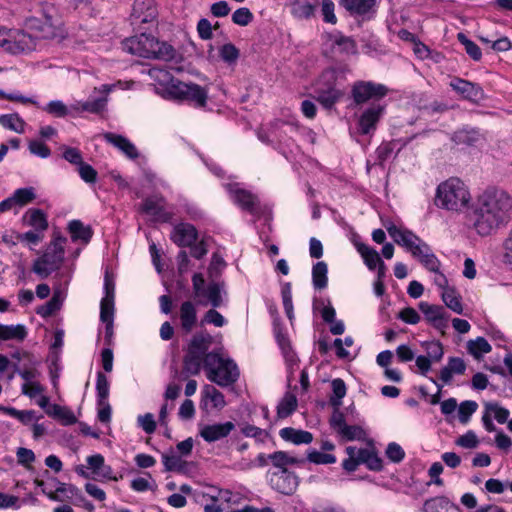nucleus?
Returning <instances> with one entry per match:
<instances>
[{
    "mask_svg": "<svg viewBox=\"0 0 512 512\" xmlns=\"http://www.w3.org/2000/svg\"><path fill=\"white\" fill-rule=\"evenodd\" d=\"M271 464L278 468L279 471L288 470L287 466L294 464H303L305 459L290 456L285 451H275L268 455Z\"/></svg>",
    "mask_w": 512,
    "mask_h": 512,
    "instance_id": "obj_25",
    "label": "nucleus"
},
{
    "mask_svg": "<svg viewBox=\"0 0 512 512\" xmlns=\"http://www.w3.org/2000/svg\"><path fill=\"white\" fill-rule=\"evenodd\" d=\"M0 124L17 133H24L25 121L17 113L0 115Z\"/></svg>",
    "mask_w": 512,
    "mask_h": 512,
    "instance_id": "obj_40",
    "label": "nucleus"
},
{
    "mask_svg": "<svg viewBox=\"0 0 512 512\" xmlns=\"http://www.w3.org/2000/svg\"><path fill=\"white\" fill-rule=\"evenodd\" d=\"M271 487L284 495H292L298 485V476L289 470L273 472L269 479Z\"/></svg>",
    "mask_w": 512,
    "mask_h": 512,
    "instance_id": "obj_14",
    "label": "nucleus"
},
{
    "mask_svg": "<svg viewBox=\"0 0 512 512\" xmlns=\"http://www.w3.org/2000/svg\"><path fill=\"white\" fill-rule=\"evenodd\" d=\"M389 88L381 83L358 80L351 87V98L356 106L368 102H382L388 95Z\"/></svg>",
    "mask_w": 512,
    "mask_h": 512,
    "instance_id": "obj_7",
    "label": "nucleus"
},
{
    "mask_svg": "<svg viewBox=\"0 0 512 512\" xmlns=\"http://www.w3.org/2000/svg\"><path fill=\"white\" fill-rule=\"evenodd\" d=\"M149 75L160 83L169 82L166 91L171 99L187 102L195 108H204L207 105L208 90L205 87L174 79L168 71L158 67H152Z\"/></svg>",
    "mask_w": 512,
    "mask_h": 512,
    "instance_id": "obj_3",
    "label": "nucleus"
},
{
    "mask_svg": "<svg viewBox=\"0 0 512 512\" xmlns=\"http://www.w3.org/2000/svg\"><path fill=\"white\" fill-rule=\"evenodd\" d=\"M478 405L475 401L466 400L460 403L458 409V417L459 421L463 424H466L472 414L477 410Z\"/></svg>",
    "mask_w": 512,
    "mask_h": 512,
    "instance_id": "obj_49",
    "label": "nucleus"
},
{
    "mask_svg": "<svg viewBox=\"0 0 512 512\" xmlns=\"http://www.w3.org/2000/svg\"><path fill=\"white\" fill-rule=\"evenodd\" d=\"M297 408V398L294 394L286 392L277 406V417L284 419L290 416Z\"/></svg>",
    "mask_w": 512,
    "mask_h": 512,
    "instance_id": "obj_37",
    "label": "nucleus"
},
{
    "mask_svg": "<svg viewBox=\"0 0 512 512\" xmlns=\"http://www.w3.org/2000/svg\"><path fill=\"white\" fill-rule=\"evenodd\" d=\"M78 172L86 183H95L97 180V171L90 164L83 161L78 165Z\"/></svg>",
    "mask_w": 512,
    "mask_h": 512,
    "instance_id": "obj_59",
    "label": "nucleus"
},
{
    "mask_svg": "<svg viewBox=\"0 0 512 512\" xmlns=\"http://www.w3.org/2000/svg\"><path fill=\"white\" fill-rule=\"evenodd\" d=\"M328 266L324 261H319L312 268V283L315 289L322 290L328 284Z\"/></svg>",
    "mask_w": 512,
    "mask_h": 512,
    "instance_id": "obj_33",
    "label": "nucleus"
},
{
    "mask_svg": "<svg viewBox=\"0 0 512 512\" xmlns=\"http://www.w3.org/2000/svg\"><path fill=\"white\" fill-rule=\"evenodd\" d=\"M355 247L369 270H375L377 265L383 262L379 253L374 248L361 242L355 243Z\"/></svg>",
    "mask_w": 512,
    "mask_h": 512,
    "instance_id": "obj_27",
    "label": "nucleus"
},
{
    "mask_svg": "<svg viewBox=\"0 0 512 512\" xmlns=\"http://www.w3.org/2000/svg\"><path fill=\"white\" fill-rule=\"evenodd\" d=\"M59 21L55 18L53 6L43 8L42 17H29L26 19V27L35 33L36 37L53 39L58 36Z\"/></svg>",
    "mask_w": 512,
    "mask_h": 512,
    "instance_id": "obj_8",
    "label": "nucleus"
},
{
    "mask_svg": "<svg viewBox=\"0 0 512 512\" xmlns=\"http://www.w3.org/2000/svg\"><path fill=\"white\" fill-rule=\"evenodd\" d=\"M376 0H340L342 5L351 14L363 15L369 12Z\"/></svg>",
    "mask_w": 512,
    "mask_h": 512,
    "instance_id": "obj_31",
    "label": "nucleus"
},
{
    "mask_svg": "<svg viewBox=\"0 0 512 512\" xmlns=\"http://www.w3.org/2000/svg\"><path fill=\"white\" fill-rule=\"evenodd\" d=\"M512 197L503 189L488 187L479 195L474 211V227L481 236L490 235L509 219Z\"/></svg>",
    "mask_w": 512,
    "mask_h": 512,
    "instance_id": "obj_2",
    "label": "nucleus"
},
{
    "mask_svg": "<svg viewBox=\"0 0 512 512\" xmlns=\"http://www.w3.org/2000/svg\"><path fill=\"white\" fill-rule=\"evenodd\" d=\"M170 239L178 247H192L198 239V231L193 224L181 222L173 227Z\"/></svg>",
    "mask_w": 512,
    "mask_h": 512,
    "instance_id": "obj_15",
    "label": "nucleus"
},
{
    "mask_svg": "<svg viewBox=\"0 0 512 512\" xmlns=\"http://www.w3.org/2000/svg\"><path fill=\"white\" fill-rule=\"evenodd\" d=\"M307 460L314 464H333L336 462V457L333 454L311 450L307 454Z\"/></svg>",
    "mask_w": 512,
    "mask_h": 512,
    "instance_id": "obj_53",
    "label": "nucleus"
},
{
    "mask_svg": "<svg viewBox=\"0 0 512 512\" xmlns=\"http://www.w3.org/2000/svg\"><path fill=\"white\" fill-rule=\"evenodd\" d=\"M61 306L62 299L60 297V292L55 291L49 301H47L45 304L39 306L36 309V313L42 318H48L55 314L57 311H59L61 309Z\"/></svg>",
    "mask_w": 512,
    "mask_h": 512,
    "instance_id": "obj_38",
    "label": "nucleus"
},
{
    "mask_svg": "<svg viewBox=\"0 0 512 512\" xmlns=\"http://www.w3.org/2000/svg\"><path fill=\"white\" fill-rule=\"evenodd\" d=\"M109 381L106 375L102 372H97L96 380V392H97V404H103L108 401L109 397Z\"/></svg>",
    "mask_w": 512,
    "mask_h": 512,
    "instance_id": "obj_44",
    "label": "nucleus"
},
{
    "mask_svg": "<svg viewBox=\"0 0 512 512\" xmlns=\"http://www.w3.org/2000/svg\"><path fill=\"white\" fill-rule=\"evenodd\" d=\"M66 238L60 233H54L52 240L41 256L36 258L32 264V272L41 279L48 278L52 273L58 271L65 259L64 244Z\"/></svg>",
    "mask_w": 512,
    "mask_h": 512,
    "instance_id": "obj_5",
    "label": "nucleus"
},
{
    "mask_svg": "<svg viewBox=\"0 0 512 512\" xmlns=\"http://www.w3.org/2000/svg\"><path fill=\"white\" fill-rule=\"evenodd\" d=\"M28 149L30 153L41 158H48L51 155L50 148L39 140H32L29 142Z\"/></svg>",
    "mask_w": 512,
    "mask_h": 512,
    "instance_id": "obj_61",
    "label": "nucleus"
},
{
    "mask_svg": "<svg viewBox=\"0 0 512 512\" xmlns=\"http://www.w3.org/2000/svg\"><path fill=\"white\" fill-rule=\"evenodd\" d=\"M253 18L252 12L246 7L238 8L232 14L233 23L239 26H247L252 22Z\"/></svg>",
    "mask_w": 512,
    "mask_h": 512,
    "instance_id": "obj_54",
    "label": "nucleus"
},
{
    "mask_svg": "<svg viewBox=\"0 0 512 512\" xmlns=\"http://www.w3.org/2000/svg\"><path fill=\"white\" fill-rule=\"evenodd\" d=\"M107 100L105 98H96L78 103V109L93 114H99L104 111Z\"/></svg>",
    "mask_w": 512,
    "mask_h": 512,
    "instance_id": "obj_46",
    "label": "nucleus"
},
{
    "mask_svg": "<svg viewBox=\"0 0 512 512\" xmlns=\"http://www.w3.org/2000/svg\"><path fill=\"white\" fill-rule=\"evenodd\" d=\"M204 395L211 400L214 408L222 409L226 405L223 393L213 386L206 385Z\"/></svg>",
    "mask_w": 512,
    "mask_h": 512,
    "instance_id": "obj_50",
    "label": "nucleus"
},
{
    "mask_svg": "<svg viewBox=\"0 0 512 512\" xmlns=\"http://www.w3.org/2000/svg\"><path fill=\"white\" fill-rule=\"evenodd\" d=\"M335 5L332 0H323L321 4V12L323 20L326 23L336 24L337 18L334 13Z\"/></svg>",
    "mask_w": 512,
    "mask_h": 512,
    "instance_id": "obj_62",
    "label": "nucleus"
},
{
    "mask_svg": "<svg viewBox=\"0 0 512 512\" xmlns=\"http://www.w3.org/2000/svg\"><path fill=\"white\" fill-rule=\"evenodd\" d=\"M46 413L61 421L63 425H73L77 422V418L69 408L62 407L58 404H53Z\"/></svg>",
    "mask_w": 512,
    "mask_h": 512,
    "instance_id": "obj_34",
    "label": "nucleus"
},
{
    "mask_svg": "<svg viewBox=\"0 0 512 512\" xmlns=\"http://www.w3.org/2000/svg\"><path fill=\"white\" fill-rule=\"evenodd\" d=\"M389 236L394 242L404 247L412 256L419 255L420 246L425 243L416 234L407 229H401L394 224L386 226Z\"/></svg>",
    "mask_w": 512,
    "mask_h": 512,
    "instance_id": "obj_12",
    "label": "nucleus"
},
{
    "mask_svg": "<svg viewBox=\"0 0 512 512\" xmlns=\"http://www.w3.org/2000/svg\"><path fill=\"white\" fill-rule=\"evenodd\" d=\"M399 141L400 140L383 141L375 150L376 160L374 165L384 168L386 161L393 155L395 156V150Z\"/></svg>",
    "mask_w": 512,
    "mask_h": 512,
    "instance_id": "obj_26",
    "label": "nucleus"
},
{
    "mask_svg": "<svg viewBox=\"0 0 512 512\" xmlns=\"http://www.w3.org/2000/svg\"><path fill=\"white\" fill-rule=\"evenodd\" d=\"M332 394L329 397V403L332 407H340L342 399L345 397L347 388L343 379L336 378L331 382Z\"/></svg>",
    "mask_w": 512,
    "mask_h": 512,
    "instance_id": "obj_39",
    "label": "nucleus"
},
{
    "mask_svg": "<svg viewBox=\"0 0 512 512\" xmlns=\"http://www.w3.org/2000/svg\"><path fill=\"white\" fill-rule=\"evenodd\" d=\"M68 489L69 495H66L67 498L75 497V505L81 506L89 512L93 511L94 505L82 495L81 491L76 486L70 485Z\"/></svg>",
    "mask_w": 512,
    "mask_h": 512,
    "instance_id": "obj_51",
    "label": "nucleus"
},
{
    "mask_svg": "<svg viewBox=\"0 0 512 512\" xmlns=\"http://www.w3.org/2000/svg\"><path fill=\"white\" fill-rule=\"evenodd\" d=\"M114 317V301L101 299L100 303V320L102 322H113Z\"/></svg>",
    "mask_w": 512,
    "mask_h": 512,
    "instance_id": "obj_60",
    "label": "nucleus"
},
{
    "mask_svg": "<svg viewBox=\"0 0 512 512\" xmlns=\"http://www.w3.org/2000/svg\"><path fill=\"white\" fill-rule=\"evenodd\" d=\"M24 219H27V224L33 227L36 231L43 232L48 228L47 216L41 209H29L25 213Z\"/></svg>",
    "mask_w": 512,
    "mask_h": 512,
    "instance_id": "obj_29",
    "label": "nucleus"
},
{
    "mask_svg": "<svg viewBox=\"0 0 512 512\" xmlns=\"http://www.w3.org/2000/svg\"><path fill=\"white\" fill-rule=\"evenodd\" d=\"M103 137L107 143L118 148L128 158L136 159L139 156L138 150L135 147V145L123 135L107 132L104 134Z\"/></svg>",
    "mask_w": 512,
    "mask_h": 512,
    "instance_id": "obj_19",
    "label": "nucleus"
},
{
    "mask_svg": "<svg viewBox=\"0 0 512 512\" xmlns=\"http://www.w3.org/2000/svg\"><path fill=\"white\" fill-rule=\"evenodd\" d=\"M166 207L167 203L163 196L152 195L142 201L140 211L151 216L156 222L168 223L173 219L174 214L168 211Z\"/></svg>",
    "mask_w": 512,
    "mask_h": 512,
    "instance_id": "obj_11",
    "label": "nucleus"
},
{
    "mask_svg": "<svg viewBox=\"0 0 512 512\" xmlns=\"http://www.w3.org/2000/svg\"><path fill=\"white\" fill-rule=\"evenodd\" d=\"M179 319L184 333H190L197 324V310L191 301H184L180 305Z\"/></svg>",
    "mask_w": 512,
    "mask_h": 512,
    "instance_id": "obj_21",
    "label": "nucleus"
},
{
    "mask_svg": "<svg viewBox=\"0 0 512 512\" xmlns=\"http://www.w3.org/2000/svg\"><path fill=\"white\" fill-rule=\"evenodd\" d=\"M458 41L464 45L466 53L472 58L474 61H480L482 58V52L480 47L470 40L464 33L460 32L457 34Z\"/></svg>",
    "mask_w": 512,
    "mask_h": 512,
    "instance_id": "obj_43",
    "label": "nucleus"
},
{
    "mask_svg": "<svg viewBox=\"0 0 512 512\" xmlns=\"http://www.w3.org/2000/svg\"><path fill=\"white\" fill-rule=\"evenodd\" d=\"M339 434L347 441L361 440L365 437L364 429L358 425L346 424Z\"/></svg>",
    "mask_w": 512,
    "mask_h": 512,
    "instance_id": "obj_48",
    "label": "nucleus"
},
{
    "mask_svg": "<svg viewBox=\"0 0 512 512\" xmlns=\"http://www.w3.org/2000/svg\"><path fill=\"white\" fill-rule=\"evenodd\" d=\"M68 231L73 242L81 240L83 243L87 244L93 236L92 228L90 226H84L80 220H71L68 223Z\"/></svg>",
    "mask_w": 512,
    "mask_h": 512,
    "instance_id": "obj_24",
    "label": "nucleus"
},
{
    "mask_svg": "<svg viewBox=\"0 0 512 512\" xmlns=\"http://www.w3.org/2000/svg\"><path fill=\"white\" fill-rule=\"evenodd\" d=\"M157 16V8L154 0H135L132 8L131 19L133 24L150 23Z\"/></svg>",
    "mask_w": 512,
    "mask_h": 512,
    "instance_id": "obj_16",
    "label": "nucleus"
},
{
    "mask_svg": "<svg viewBox=\"0 0 512 512\" xmlns=\"http://www.w3.org/2000/svg\"><path fill=\"white\" fill-rule=\"evenodd\" d=\"M470 201V193L458 178H450L441 183L436 192L435 204L451 211L465 208Z\"/></svg>",
    "mask_w": 512,
    "mask_h": 512,
    "instance_id": "obj_6",
    "label": "nucleus"
},
{
    "mask_svg": "<svg viewBox=\"0 0 512 512\" xmlns=\"http://www.w3.org/2000/svg\"><path fill=\"white\" fill-rule=\"evenodd\" d=\"M359 460L371 471L379 472L383 469V461L374 450L360 448Z\"/></svg>",
    "mask_w": 512,
    "mask_h": 512,
    "instance_id": "obj_30",
    "label": "nucleus"
},
{
    "mask_svg": "<svg viewBox=\"0 0 512 512\" xmlns=\"http://www.w3.org/2000/svg\"><path fill=\"white\" fill-rule=\"evenodd\" d=\"M27 336V330L24 325H3L0 324V340H19L23 341Z\"/></svg>",
    "mask_w": 512,
    "mask_h": 512,
    "instance_id": "obj_32",
    "label": "nucleus"
},
{
    "mask_svg": "<svg viewBox=\"0 0 512 512\" xmlns=\"http://www.w3.org/2000/svg\"><path fill=\"white\" fill-rule=\"evenodd\" d=\"M122 49L132 55L162 61H171L176 55L172 45L160 42L154 36L145 33L125 39L122 42Z\"/></svg>",
    "mask_w": 512,
    "mask_h": 512,
    "instance_id": "obj_4",
    "label": "nucleus"
},
{
    "mask_svg": "<svg viewBox=\"0 0 512 512\" xmlns=\"http://www.w3.org/2000/svg\"><path fill=\"white\" fill-rule=\"evenodd\" d=\"M398 318L404 321L407 324L415 325L420 321V315L418 312L412 307L403 308L399 314Z\"/></svg>",
    "mask_w": 512,
    "mask_h": 512,
    "instance_id": "obj_64",
    "label": "nucleus"
},
{
    "mask_svg": "<svg viewBox=\"0 0 512 512\" xmlns=\"http://www.w3.org/2000/svg\"><path fill=\"white\" fill-rule=\"evenodd\" d=\"M491 345L484 337H477L475 340L467 342V351L476 360H480L484 354L490 353Z\"/></svg>",
    "mask_w": 512,
    "mask_h": 512,
    "instance_id": "obj_35",
    "label": "nucleus"
},
{
    "mask_svg": "<svg viewBox=\"0 0 512 512\" xmlns=\"http://www.w3.org/2000/svg\"><path fill=\"white\" fill-rule=\"evenodd\" d=\"M226 189L233 202L242 210L252 215L259 213L261 207L260 200L251 191L240 188L238 183L227 184Z\"/></svg>",
    "mask_w": 512,
    "mask_h": 512,
    "instance_id": "obj_10",
    "label": "nucleus"
},
{
    "mask_svg": "<svg viewBox=\"0 0 512 512\" xmlns=\"http://www.w3.org/2000/svg\"><path fill=\"white\" fill-rule=\"evenodd\" d=\"M211 305L216 308L222 304L221 288L219 283L212 282L208 285L207 290L204 292Z\"/></svg>",
    "mask_w": 512,
    "mask_h": 512,
    "instance_id": "obj_52",
    "label": "nucleus"
},
{
    "mask_svg": "<svg viewBox=\"0 0 512 512\" xmlns=\"http://www.w3.org/2000/svg\"><path fill=\"white\" fill-rule=\"evenodd\" d=\"M315 100L325 109H332L343 97V92L333 85L315 90Z\"/></svg>",
    "mask_w": 512,
    "mask_h": 512,
    "instance_id": "obj_20",
    "label": "nucleus"
},
{
    "mask_svg": "<svg viewBox=\"0 0 512 512\" xmlns=\"http://www.w3.org/2000/svg\"><path fill=\"white\" fill-rule=\"evenodd\" d=\"M234 429L235 425L231 421L215 423L202 426L200 428L199 435L206 442L212 443L227 437Z\"/></svg>",
    "mask_w": 512,
    "mask_h": 512,
    "instance_id": "obj_17",
    "label": "nucleus"
},
{
    "mask_svg": "<svg viewBox=\"0 0 512 512\" xmlns=\"http://www.w3.org/2000/svg\"><path fill=\"white\" fill-rule=\"evenodd\" d=\"M386 104L384 102L370 103L358 118V130L361 135L373 134L384 116Z\"/></svg>",
    "mask_w": 512,
    "mask_h": 512,
    "instance_id": "obj_9",
    "label": "nucleus"
},
{
    "mask_svg": "<svg viewBox=\"0 0 512 512\" xmlns=\"http://www.w3.org/2000/svg\"><path fill=\"white\" fill-rule=\"evenodd\" d=\"M418 307L424 314L426 321L434 328L443 329L447 326L445 309L442 306L429 304L428 302H420Z\"/></svg>",
    "mask_w": 512,
    "mask_h": 512,
    "instance_id": "obj_18",
    "label": "nucleus"
},
{
    "mask_svg": "<svg viewBox=\"0 0 512 512\" xmlns=\"http://www.w3.org/2000/svg\"><path fill=\"white\" fill-rule=\"evenodd\" d=\"M221 59L226 63H235L239 58V50L234 44H224L219 51Z\"/></svg>",
    "mask_w": 512,
    "mask_h": 512,
    "instance_id": "obj_55",
    "label": "nucleus"
},
{
    "mask_svg": "<svg viewBox=\"0 0 512 512\" xmlns=\"http://www.w3.org/2000/svg\"><path fill=\"white\" fill-rule=\"evenodd\" d=\"M316 6L309 2L295 0L292 4V14L299 19H309L314 16Z\"/></svg>",
    "mask_w": 512,
    "mask_h": 512,
    "instance_id": "obj_42",
    "label": "nucleus"
},
{
    "mask_svg": "<svg viewBox=\"0 0 512 512\" xmlns=\"http://www.w3.org/2000/svg\"><path fill=\"white\" fill-rule=\"evenodd\" d=\"M449 86L462 98L472 103H479L486 97L483 88L479 84L459 77H454Z\"/></svg>",
    "mask_w": 512,
    "mask_h": 512,
    "instance_id": "obj_13",
    "label": "nucleus"
},
{
    "mask_svg": "<svg viewBox=\"0 0 512 512\" xmlns=\"http://www.w3.org/2000/svg\"><path fill=\"white\" fill-rule=\"evenodd\" d=\"M42 109L55 117H64L68 114V109L66 105L60 100L50 101Z\"/></svg>",
    "mask_w": 512,
    "mask_h": 512,
    "instance_id": "obj_57",
    "label": "nucleus"
},
{
    "mask_svg": "<svg viewBox=\"0 0 512 512\" xmlns=\"http://www.w3.org/2000/svg\"><path fill=\"white\" fill-rule=\"evenodd\" d=\"M486 410L493 412L496 421L500 424H503L508 421L510 412L508 409L501 407L498 403H487Z\"/></svg>",
    "mask_w": 512,
    "mask_h": 512,
    "instance_id": "obj_58",
    "label": "nucleus"
},
{
    "mask_svg": "<svg viewBox=\"0 0 512 512\" xmlns=\"http://www.w3.org/2000/svg\"><path fill=\"white\" fill-rule=\"evenodd\" d=\"M162 462L165 467V471H176L184 472L187 462L182 460L180 456L174 454L171 450V454H162Z\"/></svg>",
    "mask_w": 512,
    "mask_h": 512,
    "instance_id": "obj_41",
    "label": "nucleus"
},
{
    "mask_svg": "<svg viewBox=\"0 0 512 512\" xmlns=\"http://www.w3.org/2000/svg\"><path fill=\"white\" fill-rule=\"evenodd\" d=\"M13 201L17 206H25L33 202L36 198L35 189L33 187H25L16 189L13 193Z\"/></svg>",
    "mask_w": 512,
    "mask_h": 512,
    "instance_id": "obj_45",
    "label": "nucleus"
},
{
    "mask_svg": "<svg viewBox=\"0 0 512 512\" xmlns=\"http://www.w3.org/2000/svg\"><path fill=\"white\" fill-rule=\"evenodd\" d=\"M414 258H417L420 263L429 271L438 273L440 268V261L438 258L432 253L431 248L428 244L423 243L420 246L419 255H414Z\"/></svg>",
    "mask_w": 512,
    "mask_h": 512,
    "instance_id": "obj_28",
    "label": "nucleus"
},
{
    "mask_svg": "<svg viewBox=\"0 0 512 512\" xmlns=\"http://www.w3.org/2000/svg\"><path fill=\"white\" fill-rule=\"evenodd\" d=\"M442 300L445 303V305L450 308L452 311H454L457 314L463 313V306L461 303V296L459 293L455 290V288L452 287H446L442 294H441Z\"/></svg>",
    "mask_w": 512,
    "mask_h": 512,
    "instance_id": "obj_36",
    "label": "nucleus"
},
{
    "mask_svg": "<svg viewBox=\"0 0 512 512\" xmlns=\"http://www.w3.org/2000/svg\"><path fill=\"white\" fill-rule=\"evenodd\" d=\"M478 439H477V436L476 434L469 430L468 432H466L464 435L460 436L457 440H456V444L458 446H461L463 448H467V449H473V448H476L478 446Z\"/></svg>",
    "mask_w": 512,
    "mask_h": 512,
    "instance_id": "obj_63",
    "label": "nucleus"
},
{
    "mask_svg": "<svg viewBox=\"0 0 512 512\" xmlns=\"http://www.w3.org/2000/svg\"><path fill=\"white\" fill-rule=\"evenodd\" d=\"M346 453L349 457L343 461L342 467L347 472H354L358 466L362 464L359 460V449H356V447L353 446H348L346 448Z\"/></svg>",
    "mask_w": 512,
    "mask_h": 512,
    "instance_id": "obj_47",
    "label": "nucleus"
},
{
    "mask_svg": "<svg viewBox=\"0 0 512 512\" xmlns=\"http://www.w3.org/2000/svg\"><path fill=\"white\" fill-rule=\"evenodd\" d=\"M280 437L295 445L310 444L313 441V435L309 431L297 430L292 427L282 428L279 432Z\"/></svg>",
    "mask_w": 512,
    "mask_h": 512,
    "instance_id": "obj_23",
    "label": "nucleus"
},
{
    "mask_svg": "<svg viewBox=\"0 0 512 512\" xmlns=\"http://www.w3.org/2000/svg\"><path fill=\"white\" fill-rule=\"evenodd\" d=\"M423 512H462L458 505L445 496L427 499L422 508Z\"/></svg>",
    "mask_w": 512,
    "mask_h": 512,
    "instance_id": "obj_22",
    "label": "nucleus"
},
{
    "mask_svg": "<svg viewBox=\"0 0 512 512\" xmlns=\"http://www.w3.org/2000/svg\"><path fill=\"white\" fill-rule=\"evenodd\" d=\"M212 344L209 333L199 332L193 335L183 358L182 373L198 375L203 367L207 379L220 387H228L237 382L239 369L232 359H224L215 351L208 352Z\"/></svg>",
    "mask_w": 512,
    "mask_h": 512,
    "instance_id": "obj_1",
    "label": "nucleus"
},
{
    "mask_svg": "<svg viewBox=\"0 0 512 512\" xmlns=\"http://www.w3.org/2000/svg\"><path fill=\"white\" fill-rule=\"evenodd\" d=\"M385 454L393 463H400L405 458V451L396 442H391L387 445Z\"/></svg>",
    "mask_w": 512,
    "mask_h": 512,
    "instance_id": "obj_56",
    "label": "nucleus"
}]
</instances>
